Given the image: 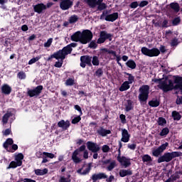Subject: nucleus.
<instances>
[{"instance_id":"obj_1","label":"nucleus","mask_w":182,"mask_h":182,"mask_svg":"<svg viewBox=\"0 0 182 182\" xmlns=\"http://www.w3.org/2000/svg\"><path fill=\"white\" fill-rule=\"evenodd\" d=\"M173 79V82L171 80H168V84H167L166 80H164L161 82V87H159V89L163 90L165 93L171 90H178L179 89V90H181V95H182V77L174 75Z\"/></svg>"},{"instance_id":"obj_2","label":"nucleus","mask_w":182,"mask_h":182,"mask_svg":"<svg viewBox=\"0 0 182 182\" xmlns=\"http://www.w3.org/2000/svg\"><path fill=\"white\" fill-rule=\"evenodd\" d=\"M72 50H73V48H70V46L68 45L63 48V49L53 53V55L48 58L47 60L49 62L53 58L57 60H59V59H60V60H65V59H66V56L72 53Z\"/></svg>"},{"instance_id":"obj_3","label":"nucleus","mask_w":182,"mask_h":182,"mask_svg":"<svg viewBox=\"0 0 182 182\" xmlns=\"http://www.w3.org/2000/svg\"><path fill=\"white\" fill-rule=\"evenodd\" d=\"M82 151H83V159H85V160L89 159V151L86 149V145H82L78 149H75L72 154V160L75 164H79V163L82 161V159L77 156Z\"/></svg>"},{"instance_id":"obj_4","label":"nucleus","mask_w":182,"mask_h":182,"mask_svg":"<svg viewBox=\"0 0 182 182\" xmlns=\"http://www.w3.org/2000/svg\"><path fill=\"white\" fill-rule=\"evenodd\" d=\"M139 95L138 99L141 103H144L147 102L149 99V95H150V86L147 85H144L141 86L139 89Z\"/></svg>"},{"instance_id":"obj_5","label":"nucleus","mask_w":182,"mask_h":182,"mask_svg":"<svg viewBox=\"0 0 182 182\" xmlns=\"http://www.w3.org/2000/svg\"><path fill=\"white\" fill-rule=\"evenodd\" d=\"M178 153L176 151L173 152H166L164 154V155L161 156L157 159V163H170L173 159H176V157H178Z\"/></svg>"},{"instance_id":"obj_6","label":"nucleus","mask_w":182,"mask_h":182,"mask_svg":"<svg viewBox=\"0 0 182 182\" xmlns=\"http://www.w3.org/2000/svg\"><path fill=\"white\" fill-rule=\"evenodd\" d=\"M141 52L143 55L145 56H149V58H154L160 55V50H159L157 48L149 49L146 47H142Z\"/></svg>"},{"instance_id":"obj_7","label":"nucleus","mask_w":182,"mask_h":182,"mask_svg":"<svg viewBox=\"0 0 182 182\" xmlns=\"http://www.w3.org/2000/svg\"><path fill=\"white\" fill-rule=\"evenodd\" d=\"M86 145H87V149L90 151H92V153H94L93 159H95V160L97 159V157L99 156V154H97V152L100 151V146L97 144L95 142H92L90 141H88L86 143Z\"/></svg>"},{"instance_id":"obj_8","label":"nucleus","mask_w":182,"mask_h":182,"mask_svg":"<svg viewBox=\"0 0 182 182\" xmlns=\"http://www.w3.org/2000/svg\"><path fill=\"white\" fill-rule=\"evenodd\" d=\"M93 39V33L90 30H84L81 33V40L80 43L82 45H86L87 43H89Z\"/></svg>"},{"instance_id":"obj_9","label":"nucleus","mask_w":182,"mask_h":182,"mask_svg":"<svg viewBox=\"0 0 182 182\" xmlns=\"http://www.w3.org/2000/svg\"><path fill=\"white\" fill-rule=\"evenodd\" d=\"M112 36L113 35H112V33H108L106 31H102L100 33V38L97 39V43H98L99 45L105 43L106 41H107V39L110 42L112 41Z\"/></svg>"},{"instance_id":"obj_10","label":"nucleus","mask_w":182,"mask_h":182,"mask_svg":"<svg viewBox=\"0 0 182 182\" xmlns=\"http://www.w3.org/2000/svg\"><path fill=\"white\" fill-rule=\"evenodd\" d=\"M86 65L89 66V68H92V56L90 55H82L80 57V64L81 68H86Z\"/></svg>"},{"instance_id":"obj_11","label":"nucleus","mask_w":182,"mask_h":182,"mask_svg":"<svg viewBox=\"0 0 182 182\" xmlns=\"http://www.w3.org/2000/svg\"><path fill=\"white\" fill-rule=\"evenodd\" d=\"M53 2H58L59 0H53ZM73 6V1L72 0H61L60 3V8L62 11H68L70 7Z\"/></svg>"},{"instance_id":"obj_12","label":"nucleus","mask_w":182,"mask_h":182,"mask_svg":"<svg viewBox=\"0 0 182 182\" xmlns=\"http://www.w3.org/2000/svg\"><path fill=\"white\" fill-rule=\"evenodd\" d=\"M168 147V142H166L165 144H162L157 149L152 150V155L154 157H159Z\"/></svg>"},{"instance_id":"obj_13","label":"nucleus","mask_w":182,"mask_h":182,"mask_svg":"<svg viewBox=\"0 0 182 182\" xmlns=\"http://www.w3.org/2000/svg\"><path fill=\"white\" fill-rule=\"evenodd\" d=\"M100 52L102 55H105V53H109V55H112V56H114V58H117V62L119 66H122V64L120 63V60H122V58L120 56H117V54L116 51L112 50H109L107 48H101Z\"/></svg>"},{"instance_id":"obj_14","label":"nucleus","mask_w":182,"mask_h":182,"mask_svg":"<svg viewBox=\"0 0 182 182\" xmlns=\"http://www.w3.org/2000/svg\"><path fill=\"white\" fill-rule=\"evenodd\" d=\"M42 90H43V86L38 85L33 90H29L27 92V95L30 97H34V96H39V95H41V93H42Z\"/></svg>"},{"instance_id":"obj_15","label":"nucleus","mask_w":182,"mask_h":182,"mask_svg":"<svg viewBox=\"0 0 182 182\" xmlns=\"http://www.w3.org/2000/svg\"><path fill=\"white\" fill-rule=\"evenodd\" d=\"M117 161L120 163L121 166H124L125 168H127V167L132 166V162H130V159L127 158L124 156H117Z\"/></svg>"},{"instance_id":"obj_16","label":"nucleus","mask_w":182,"mask_h":182,"mask_svg":"<svg viewBox=\"0 0 182 182\" xmlns=\"http://www.w3.org/2000/svg\"><path fill=\"white\" fill-rule=\"evenodd\" d=\"M58 127L62 129L63 132H66L69 127H70V121L65 119H61L60 122H58L57 124Z\"/></svg>"},{"instance_id":"obj_17","label":"nucleus","mask_w":182,"mask_h":182,"mask_svg":"<svg viewBox=\"0 0 182 182\" xmlns=\"http://www.w3.org/2000/svg\"><path fill=\"white\" fill-rule=\"evenodd\" d=\"M34 12L36 14H43V11H46V5L43 3L37 4L33 6Z\"/></svg>"},{"instance_id":"obj_18","label":"nucleus","mask_w":182,"mask_h":182,"mask_svg":"<svg viewBox=\"0 0 182 182\" xmlns=\"http://www.w3.org/2000/svg\"><path fill=\"white\" fill-rule=\"evenodd\" d=\"M12 144H14V139L12 138H8L3 144V147L5 149V150H6V151L14 153V151L9 149V146H12Z\"/></svg>"},{"instance_id":"obj_19","label":"nucleus","mask_w":182,"mask_h":182,"mask_svg":"<svg viewBox=\"0 0 182 182\" xmlns=\"http://www.w3.org/2000/svg\"><path fill=\"white\" fill-rule=\"evenodd\" d=\"M107 178V175L105 173H95L92 176L91 179L92 181H97V180H103Z\"/></svg>"},{"instance_id":"obj_20","label":"nucleus","mask_w":182,"mask_h":182,"mask_svg":"<svg viewBox=\"0 0 182 182\" xmlns=\"http://www.w3.org/2000/svg\"><path fill=\"white\" fill-rule=\"evenodd\" d=\"M107 22H114L117 19H119V13L115 12L109 15H107L105 18Z\"/></svg>"},{"instance_id":"obj_21","label":"nucleus","mask_w":182,"mask_h":182,"mask_svg":"<svg viewBox=\"0 0 182 182\" xmlns=\"http://www.w3.org/2000/svg\"><path fill=\"white\" fill-rule=\"evenodd\" d=\"M97 134L102 136V137H106L107 134H112V131L110 129H105L103 127H100L99 129L97 130Z\"/></svg>"},{"instance_id":"obj_22","label":"nucleus","mask_w":182,"mask_h":182,"mask_svg":"<svg viewBox=\"0 0 182 182\" xmlns=\"http://www.w3.org/2000/svg\"><path fill=\"white\" fill-rule=\"evenodd\" d=\"M122 137L121 139V141H123L124 143H129L130 140V134H129L127 129H122Z\"/></svg>"},{"instance_id":"obj_23","label":"nucleus","mask_w":182,"mask_h":182,"mask_svg":"<svg viewBox=\"0 0 182 182\" xmlns=\"http://www.w3.org/2000/svg\"><path fill=\"white\" fill-rule=\"evenodd\" d=\"M180 176H182V171H176L175 173L171 175L170 178H168L166 181H168V182L176 181V180H178V178H180Z\"/></svg>"},{"instance_id":"obj_24","label":"nucleus","mask_w":182,"mask_h":182,"mask_svg":"<svg viewBox=\"0 0 182 182\" xmlns=\"http://www.w3.org/2000/svg\"><path fill=\"white\" fill-rule=\"evenodd\" d=\"M81 35H82V32H80V31H76L75 33H74L71 36L70 40H71L73 42H80V43Z\"/></svg>"},{"instance_id":"obj_25","label":"nucleus","mask_w":182,"mask_h":182,"mask_svg":"<svg viewBox=\"0 0 182 182\" xmlns=\"http://www.w3.org/2000/svg\"><path fill=\"white\" fill-rule=\"evenodd\" d=\"M11 92H12V87H11L9 85L4 84L1 86V93H3V95H11Z\"/></svg>"},{"instance_id":"obj_26","label":"nucleus","mask_w":182,"mask_h":182,"mask_svg":"<svg viewBox=\"0 0 182 182\" xmlns=\"http://www.w3.org/2000/svg\"><path fill=\"white\" fill-rule=\"evenodd\" d=\"M181 43V41H180V39L177 37H173L171 38L170 41V46L171 48H177L178 45Z\"/></svg>"},{"instance_id":"obj_27","label":"nucleus","mask_w":182,"mask_h":182,"mask_svg":"<svg viewBox=\"0 0 182 182\" xmlns=\"http://www.w3.org/2000/svg\"><path fill=\"white\" fill-rule=\"evenodd\" d=\"M12 116H14V113H12V111H7L6 113L4 114L3 116V124H6V123H8V120H9V117H12Z\"/></svg>"},{"instance_id":"obj_28","label":"nucleus","mask_w":182,"mask_h":182,"mask_svg":"<svg viewBox=\"0 0 182 182\" xmlns=\"http://www.w3.org/2000/svg\"><path fill=\"white\" fill-rule=\"evenodd\" d=\"M130 89V83L127 81H124L119 87V92H126Z\"/></svg>"},{"instance_id":"obj_29","label":"nucleus","mask_w":182,"mask_h":182,"mask_svg":"<svg viewBox=\"0 0 182 182\" xmlns=\"http://www.w3.org/2000/svg\"><path fill=\"white\" fill-rule=\"evenodd\" d=\"M134 107L133 101H132V100H127V104H125V112H130V110H133Z\"/></svg>"},{"instance_id":"obj_30","label":"nucleus","mask_w":182,"mask_h":182,"mask_svg":"<svg viewBox=\"0 0 182 182\" xmlns=\"http://www.w3.org/2000/svg\"><path fill=\"white\" fill-rule=\"evenodd\" d=\"M171 9H173L176 14L180 12V4L177 2H173L170 4Z\"/></svg>"},{"instance_id":"obj_31","label":"nucleus","mask_w":182,"mask_h":182,"mask_svg":"<svg viewBox=\"0 0 182 182\" xmlns=\"http://www.w3.org/2000/svg\"><path fill=\"white\" fill-rule=\"evenodd\" d=\"M133 174V172L132 170L128 169H122L119 171V176L120 177H126V176H132Z\"/></svg>"},{"instance_id":"obj_32","label":"nucleus","mask_w":182,"mask_h":182,"mask_svg":"<svg viewBox=\"0 0 182 182\" xmlns=\"http://www.w3.org/2000/svg\"><path fill=\"white\" fill-rule=\"evenodd\" d=\"M125 65L127 66V68H129V69H135L137 67V65L136 64V62L134 60L130 59L129 60Z\"/></svg>"},{"instance_id":"obj_33","label":"nucleus","mask_w":182,"mask_h":182,"mask_svg":"<svg viewBox=\"0 0 182 182\" xmlns=\"http://www.w3.org/2000/svg\"><path fill=\"white\" fill-rule=\"evenodd\" d=\"M148 105L151 107H159L160 106V100L156 99V100H152L148 102Z\"/></svg>"},{"instance_id":"obj_34","label":"nucleus","mask_w":182,"mask_h":182,"mask_svg":"<svg viewBox=\"0 0 182 182\" xmlns=\"http://www.w3.org/2000/svg\"><path fill=\"white\" fill-rule=\"evenodd\" d=\"M48 168H44V169H36L34 171L35 174L36 176H45V174H48Z\"/></svg>"},{"instance_id":"obj_35","label":"nucleus","mask_w":182,"mask_h":182,"mask_svg":"<svg viewBox=\"0 0 182 182\" xmlns=\"http://www.w3.org/2000/svg\"><path fill=\"white\" fill-rule=\"evenodd\" d=\"M91 63L93 66H99L100 65V60H99V57L94 55L92 57Z\"/></svg>"},{"instance_id":"obj_36","label":"nucleus","mask_w":182,"mask_h":182,"mask_svg":"<svg viewBox=\"0 0 182 182\" xmlns=\"http://www.w3.org/2000/svg\"><path fill=\"white\" fill-rule=\"evenodd\" d=\"M23 159V154L19 153L15 156V161L18 163V164H21L22 166V160Z\"/></svg>"},{"instance_id":"obj_37","label":"nucleus","mask_w":182,"mask_h":182,"mask_svg":"<svg viewBox=\"0 0 182 182\" xmlns=\"http://www.w3.org/2000/svg\"><path fill=\"white\" fill-rule=\"evenodd\" d=\"M22 166L21 164H18V162L16 161H12L9 166L7 167V170H9V168H16V167H21Z\"/></svg>"},{"instance_id":"obj_38","label":"nucleus","mask_w":182,"mask_h":182,"mask_svg":"<svg viewBox=\"0 0 182 182\" xmlns=\"http://www.w3.org/2000/svg\"><path fill=\"white\" fill-rule=\"evenodd\" d=\"M172 117L173 120H181V114L177 111H173L172 112Z\"/></svg>"},{"instance_id":"obj_39","label":"nucleus","mask_w":182,"mask_h":182,"mask_svg":"<svg viewBox=\"0 0 182 182\" xmlns=\"http://www.w3.org/2000/svg\"><path fill=\"white\" fill-rule=\"evenodd\" d=\"M170 133V129H168V127H165L162 129L161 132L159 133V136H161L162 137H166L167 134Z\"/></svg>"},{"instance_id":"obj_40","label":"nucleus","mask_w":182,"mask_h":182,"mask_svg":"<svg viewBox=\"0 0 182 182\" xmlns=\"http://www.w3.org/2000/svg\"><path fill=\"white\" fill-rule=\"evenodd\" d=\"M143 163H150V161H153L151 156L149 154H145L142 156Z\"/></svg>"},{"instance_id":"obj_41","label":"nucleus","mask_w":182,"mask_h":182,"mask_svg":"<svg viewBox=\"0 0 182 182\" xmlns=\"http://www.w3.org/2000/svg\"><path fill=\"white\" fill-rule=\"evenodd\" d=\"M124 75H126V76H128V82L129 83V85H132V83H133V82H134V76H133V75H132L131 73L124 72Z\"/></svg>"},{"instance_id":"obj_42","label":"nucleus","mask_w":182,"mask_h":182,"mask_svg":"<svg viewBox=\"0 0 182 182\" xmlns=\"http://www.w3.org/2000/svg\"><path fill=\"white\" fill-rule=\"evenodd\" d=\"M92 163L88 164V166L82 171V176H86V174L90 173V170H92Z\"/></svg>"},{"instance_id":"obj_43","label":"nucleus","mask_w":182,"mask_h":182,"mask_svg":"<svg viewBox=\"0 0 182 182\" xmlns=\"http://www.w3.org/2000/svg\"><path fill=\"white\" fill-rule=\"evenodd\" d=\"M77 21H79V17H77V15L71 16L69 18V23H76V22H77Z\"/></svg>"},{"instance_id":"obj_44","label":"nucleus","mask_w":182,"mask_h":182,"mask_svg":"<svg viewBox=\"0 0 182 182\" xmlns=\"http://www.w3.org/2000/svg\"><path fill=\"white\" fill-rule=\"evenodd\" d=\"M65 86H73L75 85V79L68 78L65 82Z\"/></svg>"},{"instance_id":"obj_45","label":"nucleus","mask_w":182,"mask_h":182,"mask_svg":"<svg viewBox=\"0 0 182 182\" xmlns=\"http://www.w3.org/2000/svg\"><path fill=\"white\" fill-rule=\"evenodd\" d=\"M97 5V11H105L107 8V5L105 3H102Z\"/></svg>"},{"instance_id":"obj_46","label":"nucleus","mask_w":182,"mask_h":182,"mask_svg":"<svg viewBox=\"0 0 182 182\" xmlns=\"http://www.w3.org/2000/svg\"><path fill=\"white\" fill-rule=\"evenodd\" d=\"M70 181H72L70 180V174H68L67 176V177L61 176L60 180H59V182H70Z\"/></svg>"},{"instance_id":"obj_47","label":"nucleus","mask_w":182,"mask_h":182,"mask_svg":"<svg viewBox=\"0 0 182 182\" xmlns=\"http://www.w3.org/2000/svg\"><path fill=\"white\" fill-rule=\"evenodd\" d=\"M116 167V161H112L111 163H109V165L107 167V170L108 171H112L113 168Z\"/></svg>"},{"instance_id":"obj_48","label":"nucleus","mask_w":182,"mask_h":182,"mask_svg":"<svg viewBox=\"0 0 182 182\" xmlns=\"http://www.w3.org/2000/svg\"><path fill=\"white\" fill-rule=\"evenodd\" d=\"M181 22V19L180 18V17H176L172 21V26H177V25H179Z\"/></svg>"},{"instance_id":"obj_49","label":"nucleus","mask_w":182,"mask_h":182,"mask_svg":"<svg viewBox=\"0 0 182 182\" xmlns=\"http://www.w3.org/2000/svg\"><path fill=\"white\" fill-rule=\"evenodd\" d=\"M88 48L90 49H96V48H97V43H96L95 40L90 41V44L88 45Z\"/></svg>"},{"instance_id":"obj_50","label":"nucleus","mask_w":182,"mask_h":182,"mask_svg":"<svg viewBox=\"0 0 182 182\" xmlns=\"http://www.w3.org/2000/svg\"><path fill=\"white\" fill-rule=\"evenodd\" d=\"M80 120H82V117H80V114L79 116L74 117V119H72L71 123L72 124H77Z\"/></svg>"},{"instance_id":"obj_51","label":"nucleus","mask_w":182,"mask_h":182,"mask_svg":"<svg viewBox=\"0 0 182 182\" xmlns=\"http://www.w3.org/2000/svg\"><path fill=\"white\" fill-rule=\"evenodd\" d=\"M17 77H18V79H20L21 80L26 79V74L25 73V72L21 71L18 73Z\"/></svg>"},{"instance_id":"obj_52","label":"nucleus","mask_w":182,"mask_h":182,"mask_svg":"<svg viewBox=\"0 0 182 182\" xmlns=\"http://www.w3.org/2000/svg\"><path fill=\"white\" fill-rule=\"evenodd\" d=\"M167 124V121L165 118L159 117L158 120V124L159 126H164V124Z\"/></svg>"},{"instance_id":"obj_53","label":"nucleus","mask_w":182,"mask_h":182,"mask_svg":"<svg viewBox=\"0 0 182 182\" xmlns=\"http://www.w3.org/2000/svg\"><path fill=\"white\" fill-rule=\"evenodd\" d=\"M53 42V38H48L47 42L44 43V48H50Z\"/></svg>"},{"instance_id":"obj_54","label":"nucleus","mask_w":182,"mask_h":182,"mask_svg":"<svg viewBox=\"0 0 182 182\" xmlns=\"http://www.w3.org/2000/svg\"><path fill=\"white\" fill-rule=\"evenodd\" d=\"M87 4L91 8H95L96 6V0H87Z\"/></svg>"},{"instance_id":"obj_55","label":"nucleus","mask_w":182,"mask_h":182,"mask_svg":"<svg viewBox=\"0 0 182 182\" xmlns=\"http://www.w3.org/2000/svg\"><path fill=\"white\" fill-rule=\"evenodd\" d=\"M39 59H41L40 56L31 58L29 61H28V65H33V63H36V62H38V60H39Z\"/></svg>"},{"instance_id":"obj_56","label":"nucleus","mask_w":182,"mask_h":182,"mask_svg":"<svg viewBox=\"0 0 182 182\" xmlns=\"http://www.w3.org/2000/svg\"><path fill=\"white\" fill-rule=\"evenodd\" d=\"M119 119L121 120V122L122 124H126L127 123V119H126V115L121 114L119 115Z\"/></svg>"},{"instance_id":"obj_57","label":"nucleus","mask_w":182,"mask_h":182,"mask_svg":"<svg viewBox=\"0 0 182 182\" xmlns=\"http://www.w3.org/2000/svg\"><path fill=\"white\" fill-rule=\"evenodd\" d=\"M103 75V70L102 68H99L95 71V76L97 77H100Z\"/></svg>"},{"instance_id":"obj_58","label":"nucleus","mask_w":182,"mask_h":182,"mask_svg":"<svg viewBox=\"0 0 182 182\" xmlns=\"http://www.w3.org/2000/svg\"><path fill=\"white\" fill-rule=\"evenodd\" d=\"M102 150L103 153H109L110 151V147L108 145H103Z\"/></svg>"},{"instance_id":"obj_59","label":"nucleus","mask_w":182,"mask_h":182,"mask_svg":"<svg viewBox=\"0 0 182 182\" xmlns=\"http://www.w3.org/2000/svg\"><path fill=\"white\" fill-rule=\"evenodd\" d=\"M43 156H46V157H48V159L55 158V154L49 152H43Z\"/></svg>"},{"instance_id":"obj_60","label":"nucleus","mask_w":182,"mask_h":182,"mask_svg":"<svg viewBox=\"0 0 182 182\" xmlns=\"http://www.w3.org/2000/svg\"><path fill=\"white\" fill-rule=\"evenodd\" d=\"M137 6H139V2L137 1H133L129 4V7L132 9H136V8H137Z\"/></svg>"},{"instance_id":"obj_61","label":"nucleus","mask_w":182,"mask_h":182,"mask_svg":"<svg viewBox=\"0 0 182 182\" xmlns=\"http://www.w3.org/2000/svg\"><path fill=\"white\" fill-rule=\"evenodd\" d=\"M147 5H149V1L144 0L140 2V4H139V6H140V8H144V6H147Z\"/></svg>"},{"instance_id":"obj_62","label":"nucleus","mask_w":182,"mask_h":182,"mask_svg":"<svg viewBox=\"0 0 182 182\" xmlns=\"http://www.w3.org/2000/svg\"><path fill=\"white\" fill-rule=\"evenodd\" d=\"M62 65H63V60H61L60 62L56 61L54 66L55 68H62Z\"/></svg>"},{"instance_id":"obj_63","label":"nucleus","mask_w":182,"mask_h":182,"mask_svg":"<svg viewBox=\"0 0 182 182\" xmlns=\"http://www.w3.org/2000/svg\"><path fill=\"white\" fill-rule=\"evenodd\" d=\"M163 28H168V20H164L162 22V26Z\"/></svg>"},{"instance_id":"obj_64","label":"nucleus","mask_w":182,"mask_h":182,"mask_svg":"<svg viewBox=\"0 0 182 182\" xmlns=\"http://www.w3.org/2000/svg\"><path fill=\"white\" fill-rule=\"evenodd\" d=\"M22 181H23V182H36V181H35L32 178H25L24 179L21 178V182Z\"/></svg>"}]
</instances>
